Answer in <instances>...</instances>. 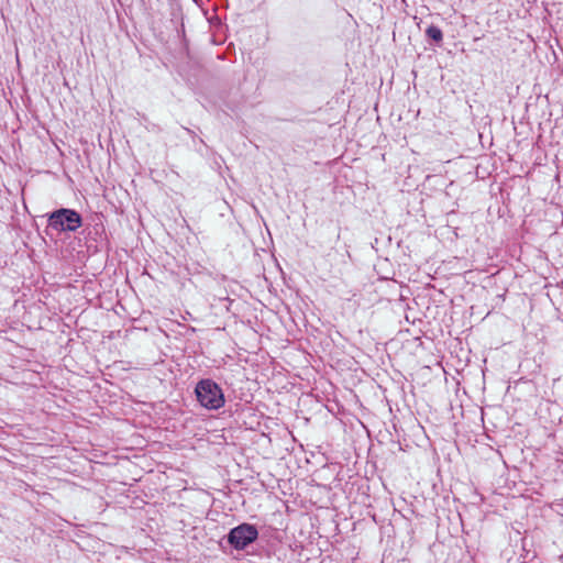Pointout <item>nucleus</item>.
<instances>
[{
  "instance_id": "4",
  "label": "nucleus",
  "mask_w": 563,
  "mask_h": 563,
  "mask_svg": "<svg viewBox=\"0 0 563 563\" xmlns=\"http://www.w3.org/2000/svg\"><path fill=\"white\" fill-rule=\"evenodd\" d=\"M427 35L429 37H431L432 40L437 41V42H440L442 41V32L439 27L434 26V25H431L427 29Z\"/></svg>"
},
{
  "instance_id": "2",
  "label": "nucleus",
  "mask_w": 563,
  "mask_h": 563,
  "mask_svg": "<svg viewBox=\"0 0 563 563\" xmlns=\"http://www.w3.org/2000/svg\"><path fill=\"white\" fill-rule=\"evenodd\" d=\"M81 225L78 212L71 209H59L49 216V227L56 231H75Z\"/></svg>"
},
{
  "instance_id": "1",
  "label": "nucleus",
  "mask_w": 563,
  "mask_h": 563,
  "mask_svg": "<svg viewBox=\"0 0 563 563\" xmlns=\"http://www.w3.org/2000/svg\"><path fill=\"white\" fill-rule=\"evenodd\" d=\"M198 401L207 409H218L224 402L220 387L211 380H201L196 387Z\"/></svg>"
},
{
  "instance_id": "3",
  "label": "nucleus",
  "mask_w": 563,
  "mask_h": 563,
  "mask_svg": "<svg viewBox=\"0 0 563 563\" xmlns=\"http://www.w3.org/2000/svg\"><path fill=\"white\" fill-rule=\"evenodd\" d=\"M257 534L258 533L255 527L244 523L231 530L229 534V542L235 549L242 550L255 541Z\"/></svg>"
}]
</instances>
